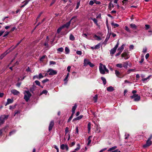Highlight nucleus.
Wrapping results in <instances>:
<instances>
[{
	"label": "nucleus",
	"instance_id": "nucleus-34",
	"mask_svg": "<svg viewBox=\"0 0 152 152\" xmlns=\"http://www.w3.org/2000/svg\"><path fill=\"white\" fill-rule=\"evenodd\" d=\"M91 137V136H90L88 137V142L87 143V145H89L91 142V140H90V138Z\"/></svg>",
	"mask_w": 152,
	"mask_h": 152
},
{
	"label": "nucleus",
	"instance_id": "nucleus-28",
	"mask_svg": "<svg viewBox=\"0 0 152 152\" xmlns=\"http://www.w3.org/2000/svg\"><path fill=\"white\" fill-rule=\"evenodd\" d=\"M69 39L70 40L72 41H73L75 40V38L72 34H71L69 36Z\"/></svg>",
	"mask_w": 152,
	"mask_h": 152
},
{
	"label": "nucleus",
	"instance_id": "nucleus-57",
	"mask_svg": "<svg viewBox=\"0 0 152 152\" xmlns=\"http://www.w3.org/2000/svg\"><path fill=\"white\" fill-rule=\"evenodd\" d=\"M125 29L126 31H127L128 32H129L130 31L129 30V28L127 26H126L125 27Z\"/></svg>",
	"mask_w": 152,
	"mask_h": 152
},
{
	"label": "nucleus",
	"instance_id": "nucleus-41",
	"mask_svg": "<svg viewBox=\"0 0 152 152\" xmlns=\"http://www.w3.org/2000/svg\"><path fill=\"white\" fill-rule=\"evenodd\" d=\"M80 0H79V1H78L77 4V6L76 7V9H77L79 6L80 4Z\"/></svg>",
	"mask_w": 152,
	"mask_h": 152
},
{
	"label": "nucleus",
	"instance_id": "nucleus-54",
	"mask_svg": "<svg viewBox=\"0 0 152 152\" xmlns=\"http://www.w3.org/2000/svg\"><path fill=\"white\" fill-rule=\"evenodd\" d=\"M56 64L55 62L52 61H51L50 62V65L52 64Z\"/></svg>",
	"mask_w": 152,
	"mask_h": 152
},
{
	"label": "nucleus",
	"instance_id": "nucleus-20",
	"mask_svg": "<svg viewBox=\"0 0 152 152\" xmlns=\"http://www.w3.org/2000/svg\"><path fill=\"white\" fill-rule=\"evenodd\" d=\"M77 106L76 104H75V105L73 107L72 109V114H73L75 112V110L76 109Z\"/></svg>",
	"mask_w": 152,
	"mask_h": 152
},
{
	"label": "nucleus",
	"instance_id": "nucleus-32",
	"mask_svg": "<svg viewBox=\"0 0 152 152\" xmlns=\"http://www.w3.org/2000/svg\"><path fill=\"white\" fill-rule=\"evenodd\" d=\"M80 148V145L79 144H77V147L75 149V150L77 151Z\"/></svg>",
	"mask_w": 152,
	"mask_h": 152
},
{
	"label": "nucleus",
	"instance_id": "nucleus-10",
	"mask_svg": "<svg viewBox=\"0 0 152 152\" xmlns=\"http://www.w3.org/2000/svg\"><path fill=\"white\" fill-rule=\"evenodd\" d=\"M54 124L53 121H51L50 123L48 129L49 131L52 130L53 126H54Z\"/></svg>",
	"mask_w": 152,
	"mask_h": 152
},
{
	"label": "nucleus",
	"instance_id": "nucleus-40",
	"mask_svg": "<svg viewBox=\"0 0 152 152\" xmlns=\"http://www.w3.org/2000/svg\"><path fill=\"white\" fill-rule=\"evenodd\" d=\"M39 77L38 79H40L44 77V76H43L42 74L41 73H40L39 75Z\"/></svg>",
	"mask_w": 152,
	"mask_h": 152
},
{
	"label": "nucleus",
	"instance_id": "nucleus-16",
	"mask_svg": "<svg viewBox=\"0 0 152 152\" xmlns=\"http://www.w3.org/2000/svg\"><path fill=\"white\" fill-rule=\"evenodd\" d=\"M89 61L88 59H85L84 60V66H86L89 64Z\"/></svg>",
	"mask_w": 152,
	"mask_h": 152
},
{
	"label": "nucleus",
	"instance_id": "nucleus-63",
	"mask_svg": "<svg viewBox=\"0 0 152 152\" xmlns=\"http://www.w3.org/2000/svg\"><path fill=\"white\" fill-rule=\"evenodd\" d=\"M109 7H111L112 6V7H114V6L113 4H112L111 2H110L109 4Z\"/></svg>",
	"mask_w": 152,
	"mask_h": 152
},
{
	"label": "nucleus",
	"instance_id": "nucleus-33",
	"mask_svg": "<svg viewBox=\"0 0 152 152\" xmlns=\"http://www.w3.org/2000/svg\"><path fill=\"white\" fill-rule=\"evenodd\" d=\"M130 26L132 28H134L136 29L137 28L136 26V25L135 24H134L132 23V24H130Z\"/></svg>",
	"mask_w": 152,
	"mask_h": 152
},
{
	"label": "nucleus",
	"instance_id": "nucleus-64",
	"mask_svg": "<svg viewBox=\"0 0 152 152\" xmlns=\"http://www.w3.org/2000/svg\"><path fill=\"white\" fill-rule=\"evenodd\" d=\"M71 67L70 66H68L67 68V70L68 72H70V69H71Z\"/></svg>",
	"mask_w": 152,
	"mask_h": 152
},
{
	"label": "nucleus",
	"instance_id": "nucleus-45",
	"mask_svg": "<svg viewBox=\"0 0 152 152\" xmlns=\"http://www.w3.org/2000/svg\"><path fill=\"white\" fill-rule=\"evenodd\" d=\"M30 0H26L25 1H23L22 2V3H23L24 2H25L24 4L26 5L27 4L28 2L30 1Z\"/></svg>",
	"mask_w": 152,
	"mask_h": 152
},
{
	"label": "nucleus",
	"instance_id": "nucleus-9",
	"mask_svg": "<svg viewBox=\"0 0 152 152\" xmlns=\"http://www.w3.org/2000/svg\"><path fill=\"white\" fill-rule=\"evenodd\" d=\"M152 144V142L150 140L148 139L146 143L145 144L143 145V147L144 148H145L147 146L151 145Z\"/></svg>",
	"mask_w": 152,
	"mask_h": 152
},
{
	"label": "nucleus",
	"instance_id": "nucleus-5",
	"mask_svg": "<svg viewBox=\"0 0 152 152\" xmlns=\"http://www.w3.org/2000/svg\"><path fill=\"white\" fill-rule=\"evenodd\" d=\"M130 97L132 99H134L135 101H139L140 99V96H138L137 94H134L133 95L130 96Z\"/></svg>",
	"mask_w": 152,
	"mask_h": 152
},
{
	"label": "nucleus",
	"instance_id": "nucleus-13",
	"mask_svg": "<svg viewBox=\"0 0 152 152\" xmlns=\"http://www.w3.org/2000/svg\"><path fill=\"white\" fill-rule=\"evenodd\" d=\"M115 73L116 76L118 77L121 78L122 77L120 72L117 70H115Z\"/></svg>",
	"mask_w": 152,
	"mask_h": 152
},
{
	"label": "nucleus",
	"instance_id": "nucleus-56",
	"mask_svg": "<svg viewBox=\"0 0 152 152\" xmlns=\"http://www.w3.org/2000/svg\"><path fill=\"white\" fill-rule=\"evenodd\" d=\"M88 65L91 67H93V66H94V65L93 64L91 63V62H89V64H88Z\"/></svg>",
	"mask_w": 152,
	"mask_h": 152
},
{
	"label": "nucleus",
	"instance_id": "nucleus-11",
	"mask_svg": "<svg viewBox=\"0 0 152 152\" xmlns=\"http://www.w3.org/2000/svg\"><path fill=\"white\" fill-rule=\"evenodd\" d=\"M60 148L62 150H64L65 149L67 151L68 150V147L67 145L64 144H62L60 146Z\"/></svg>",
	"mask_w": 152,
	"mask_h": 152
},
{
	"label": "nucleus",
	"instance_id": "nucleus-61",
	"mask_svg": "<svg viewBox=\"0 0 152 152\" xmlns=\"http://www.w3.org/2000/svg\"><path fill=\"white\" fill-rule=\"evenodd\" d=\"M147 48H144L143 49L142 52L145 53L147 52Z\"/></svg>",
	"mask_w": 152,
	"mask_h": 152
},
{
	"label": "nucleus",
	"instance_id": "nucleus-38",
	"mask_svg": "<svg viewBox=\"0 0 152 152\" xmlns=\"http://www.w3.org/2000/svg\"><path fill=\"white\" fill-rule=\"evenodd\" d=\"M100 48V44H99L96 45L94 47V48L95 49H98Z\"/></svg>",
	"mask_w": 152,
	"mask_h": 152
},
{
	"label": "nucleus",
	"instance_id": "nucleus-4",
	"mask_svg": "<svg viewBox=\"0 0 152 152\" xmlns=\"http://www.w3.org/2000/svg\"><path fill=\"white\" fill-rule=\"evenodd\" d=\"M119 44L118 41L117 42V44L112 49H111L110 51V54L112 56L116 52V50L118 47Z\"/></svg>",
	"mask_w": 152,
	"mask_h": 152
},
{
	"label": "nucleus",
	"instance_id": "nucleus-48",
	"mask_svg": "<svg viewBox=\"0 0 152 152\" xmlns=\"http://www.w3.org/2000/svg\"><path fill=\"white\" fill-rule=\"evenodd\" d=\"M76 53L79 55H81L82 54V52L81 51L78 50L76 51Z\"/></svg>",
	"mask_w": 152,
	"mask_h": 152
},
{
	"label": "nucleus",
	"instance_id": "nucleus-51",
	"mask_svg": "<svg viewBox=\"0 0 152 152\" xmlns=\"http://www.w3.org/2000/svg\"><path fill=\"white\" fill-rule=\"evenodd\" d=\"M15 131H12L10 133L9 135V136H11L12 134H14L15 133Z\"/></svg>",
	"mask_w": 152,
	"mask_h": 152
},
{
	"label": "nucleus",
	"instance_id": "nucleus-47",
	"mask_svg": "<svg viewBox=\"0 0 152 152\" xmlns=\"http://www.w3.org/2000/svg\"><path fill=\"white\" fill-rule=\"evenodd\" d=\"M92 20L95 23H97L98 21L97 19H96L95 18L92 19Z\"/></svg>",
	"mask_w": 152,
	"mask_h": 152
},
{
	"label": "nucleus",
	"instance_id": "nucleus-25",
	"mask_svg": "<svg viewBox=\"0 0 152 152\" xmlns=\"http://www.w3.org/2000/svg\"><path fill=\"white\" fill-rule=\"evenodd\" d=\"M97 98L98 96L97 94L95 95V96L93 97V99L94 100L95 102H97Z\"/></svg>",
	"mask_w": 152,
	"mask_h": 152
},
{
	"label": "nucleus",
	"instance_id": "nucleus-35",
	"mask_svg": "<svg viewBox=\"0 0 152 152\" xmlns=\"http://www.w3.org/2000/svg\"><path fill=\"white\" fill-rule=\"evenodd\" d=\"M63 50H64L63 48L62 47L59 48L57 49V50L58 51L61 52H62L63 51Z\"/></svg>",
	"mask_w": 152,
	"mask_h": 152
},
{
	"label": "nucleus",
	"instance_id": "nucleus-3",
	"mask_svg": "<svg viewBox=\"0 0 152 152\" xmlns=\"http://www.w3.org/2000/svg\"><path fill=\"white\" fill-rule=\"evenodd\" d=\"M8 116L5 115H3L0 116V126L3 124L5 119H7L8 118Z\"/></svg>",
	"mask_w": 152,
	"mask_h": 152
},
{
	"label": "nucleus",
	"instance_id": "nucleus-18",
	"mask_svg": "<svg viewBox=\"0 0 152 152\" xmlns=\"http://www.w3.org/2000/svg\"><path fill=\"white\" fill-rule=\"evenodd\" d=\"M125 45V44H123L120 48L118 49V50L122 52L124 49V47Z\"/></svg>",
	"mask_w": 152,
	"mask_h": 152
},
{
	"label": "nucleus",
	"instance_id": "nucleus-59",
	"mask_svg": "<svg viewBox=\"0 0 152 152\" xmlns=\"http://www.w3.org/2000/svg\"><path fill=\"white\" fill-rule=\"evenodd\" d=\"M129 134H125V139H126L128 138L129 137Z\"/></svg>",
	"mask_w": 152,
	"mask_h": 152
},
{
	"label": "nucleus",
	"instance_id": "nucleus-2",
	"mask_svg": "<svg viewBox=\"0 0 152 152\" xmlns=\"http://www.w3.org/2000/svg\"><path fill=\"white\" fill-rule=\"evenodd\" d=\"M24 94V99L26 102H28L31 96V94L28 91H25L23 92Z\"/></svg>",
	"mask_w": 152,
	"mask_h": 152
},
{
	"label": "nucleus",
	"instance_id": "nucleus-22",
	"mask_svg": "<svg viewBox=\"0 0 152 152\" xmlns=\"http://www.w3.org/2000/svg\"><path fill=\"white\" fill-rule=\"evenodd\" d=\"M83 117V116L82 115H80L79 116L77 117V118L74 119V120H79L81 119Z\"/></svg>",
	"mask_w": 152,
	"mask_h": 152
},
{
	"label": "nucleus",
	"instance_id": "nucleus-7",
	"mask_svg": "<svg viewBox=\"0 0 152 152\" xmlns=\"http://www.w3.org/2000/svg\"><path fill=\"white\" fill-rule=\"evenodd\" d=\"M76 18V17L75 16L73 17L68 22L66 23V24L64 25H63L62 26L63 27V28L65 27L67 28H68L70 25L71 20H72L73 19L75 18Z\"/></svg>",
	"mask_w": 152,
	"mask_h": 152
},
{
	"label": "nucleus",
	"instance_id": "nucleus-39",
	"mask_svg": "<svg viewBox=\"0 0 152 152\" xmlns=\"http://www.w3.org/2000/svg\"><path fill=\"white\" fill-rule=\"evenodd\" d=\"M111 25L112 26H115V27H118L119 25L117 23H111Z\"/></svg>",
	"mask_w": 152,
	"mask_h": 152
},
{
	"label": "nucleus",
	"instance_id": "nucleus-37",
	"mask_svg": "<svg viewBox=\"0 0 152 152\" xmlns=\"http://www.w3.org/2000/svg\"><path fill=\"white\" fill-rule=\"evenodd\" d=\"M69 73H68L65 77V79H64V81H66V82H67V79L69 77Z\"/></svg>",
	"mask_w": 152,
	"mask_h": 152
},
{
	"label": "nucleus",
	"instance_id": "nucleus-21",
	"mask_svg": "<svg viewBox=\"0 0 152 152\" xmlns=\"http://www.w3.org/2000/svg\"><path fill=\"white\" fill-rule=\"evenodd\" d=\"M151 76V75H150L148 76L147 77H146V78H143L142 79V80L143 82H145V81H146V80H149V79L150 77Z\"/></svg>",
	"mask_w": 152,
	"mask_h": 152
},
{
	"label": "nucleus",
	"instance_id": "nucleus-36",
	"mask_svg": "<svg viewBox=\"0 0 152 152\" xmlns=\"http://www.w3.org/2000/svg\"><path fill=\"white\" fill-rule=\"evenodd\" d=\"M116 66L117 67L121 68L122 67V64H116Z\"/></svg>",
	"mask_w": 152,
	"mask_h": 152
},
{
	"label": "nucleus",
	"instance_id": "nucleus-26",
	"mask_svg": "<svg viewBox=\"0 0 152 152\" xmlns=\"http://www.w3.org/2000/svg\"><path fill=\"white\" fill-rule=\"evenodd\" d=\"M88 132L89 133L90 131V129L91 128V124L90 122H89L88 124Z\"/></svg>",
	"mask_w": 152,
	"mask_h": 152
},
{
	"label": "nucleus",
	"instance_id": "nucleus-15",
	"mask_svg": "<svg viewBox=\"0 0 152 152\" xmlns=\"http://www.w3.org/2000/svg\"><path fill=\"white\" fill-rule=\"evenodd\" d=\"M13 99H10V98L7 99V102L5 106H6L7 105H8L12 103L13 102Z\"/></svg>",
	"mask_w": 152,
	"mask_h": 152
},
{
	"label": "nucleus",
	"instance_id": "nucleus-42",
	"mask_svg": "<svg viewBox=\"0 0 152 152\" xmlns=\"http://www.w3.org/2000/svg\"><path fill=\"white\" fill-rule=\"evenodd\" d=\"M94 3H95L96 4H101L100 1H96V0H93Z\"/></svg>",
	"mask_w": 152,
	"mask_h": 152
},
{
	"label": "nucleus",
	"instance_id": "nucleus-1",
	"mask_svg": "<svg viewBox=\"0 0 152 152\" xmlns=\"http://www.w3.org/2000/svg\"><path fill=\"white\" fill-rule=\"evenodd\" d=\"M99 70L100 73L102 74H104L105 73V72H106L107 73L109 72V70L106 68V66L101 63L100 64V66H99Z\"/></svg>",
	"mask_w": 152,
	"mask_h": 152
},
{
	"label": "nucleus",
	"instance_id": "nucleus-31",
	"mask_svg": "<svg viewBox=\"0 0 152 152\" xmlns=\"http://www.w3.org/2000/svg\"><path fill=\"white\" fill-rule=\"evenodd\" d=\"M63 28L62 26L59 28L57 29V32L58 33H59L61 31V30Z\"/></svg>",
	"mask_w": 152,
	"mask_h": 152
},
{
	"label": "nucleus",
	"instance_id": "nucleus-58",
	"mask_svg": "<svg viewBox=\"0 0 152 152\" xmlns=\"http://www.w3.org/2000/svg\"><path fill=\"white\" fill-rule=\"evenodd\" d=\"M110 35H111V33H110V32H109V33L108 32V34L107 36V38H108V39H109V38H110Z\"/></svg>",
	"mask_w": 152,
	"mask_h": 152
},
{
	"label": "nucleus",
	"instance_id": "nucleus-52",
	"mask_svg": "<svg viewBox=\"0 0 152 152\" xmlns=\"http://www.w3.org/2000/svg\"><path fill=\"white\" fill-rule=\"evenodd\" d=\"M73 115V114H72V115L68 119V122H69L71 121V119H72V118Z\"/></svg>",
	"mask_w": 152,
	"mask_h": 152
},
{
	"label": "nucleus",
	"instance_id": "nucleus-27",
	"mask_svg": "<svg viewBox=\"0 0 152 152\" xmlns=\"http://www.w3.org/2000/svg\"><path fill=\"white\" fill-rule=\"evenodd\" d=\"M102 80L103 81V83L104 85H105L106 83V81L105 78L103 77H101Z\"/></svg>",
	"mask_w": 152,
	"mask_h": 152
},
{
	"label": "nucleus",
	"instance_id": "nucleus-46",
	"mask_svg": "<svg viewBox=\"0 0 152 152\" xmlns=\"http://www.w3.org/2000/svg\"><path fill=\"white\" fill-rule=\"evenodd\" d=\"M94 0H91L90 1L89 4L90 5H92L94 4Z\"/></svg>",
	"mask_w": 152,
	"mask_h": 152
},
{
	"label": "nucleus",
	"instance_id": "nucleus-6",
	"mask_svg": "<svg viewBox=\"0 0 152 152\" xmlns=\"http://www.w3.org/2000/svg\"><path fill=\"white\" fill-rule=\"evenodd\" d=\"M47 72H49V74L50 75H56L57 73L56 71L54 70L51 69H49L47 71Z\"/></svg>",
	"mask_w": 152,
	"mask_h": 152
},
{
	"label": "nucleus",
	"instance_id": "nucleus-17",
	"mask_svg": "<svg viewBox=\"0 0 152 152\" xmlns=\"http://www.w3.org/2000/svg\"><path fill=\"white\" fill-rule=\"evenodd\" d=\"M128 53L127 52H124L121 54V56L122 57H125L124 58L125 59H127L128 58V57H126V56H127Z\"/></svg>",
	"mask_w": 152,
	"mask_h": 152
},
{
	"label": "nucleus",
	"instance_id": "nucleus-19",
	"mask_svg": "<svg viewBox=\"0 0 152 152\" xmlns=\"http://www.w3.org/2000/svg\"><path fill=\"white\" fill-rule=\"evenodd\" d=\"M107 90L108 91L111 92L114 90V89L112 86H110L107 88Z\"/></svg>",
	"mask_w": 152,
	"mask_h": 152
},
{
	"label": "nucleus",
	"instance_id": "nucleus-23",
	"mask_svg": "<svg viewBox=\"0 0 152 152\" xmlns=\"http://www.w3.org/2000/svg\"><path fill=\"white\" fill-rule=\"evenodd\" d=\"M65 54H68L70 52V50L67 47H66L65 48Z\"/></svg>",
	"mask_w": 152,
	"mask_h": 152
},
{
	"label": "nucleus",
	"instance_id": "nucleus-29",
	"mask_svg": "<svg viewBox=\"0 0 152 152\" xmlns=\"http://www.w3.org/2000/svg\"><path fill=\"white\" fill-rule=\"evenodd\" d=\"M94 38H96V40H101V38L100 37L97 36L96 35H94Z\"/></svg>",
	"mask_w": 152,
	"mask_h": 152
},
{
	"label": "nucleus",
	"instance_id": "nucleus-24",
	"mask_svg": "<svg viewBox=\"0 0 152 152\" xmlns=\"http://www.w3.org/2000/svg\"><path fill=\"white\" fill-rule=\"evenodd\" d=\"M117 148V147L116 146H113V147H112V148H110L109 149H108L107 150V151H112L114 150V149H116Z\"/></svg>",
	"mask_w": 152,
	"mask_h": 152
},
{
	"label": "nucleus",
	"instance_id": "nucleus-8",
	"mask_svg": "<svg viewBox=\"0 0 152 152\" xmlns=\"http://www.w3.org/2000/svg\"><path fill=\"white\" fill-rule=\"evenodd\" d=\"M96 128V129L95 130V133H99L101 132L100 130L101 128L97 124H96L95 126Z\"/></svg>",
	"mask_w": 152,
	"mask_h": 152
},
{
	"label": "nucleus",
	"instance_id": "nucleus-55",
	"mask_svg": "<svg viewBox=\"0 0 152 152\" xmlns=\"http://www.w3.org/2000/svg\"><path fill=\"white\" fill-rule=\"evenodd\" d=\"M150 25H145V28L147 30L150 28Z\"/></svg>",
	"mask_w": 152,
	"mask_h": 152
},
{
	"label": "nucleus",
	"instance_id": "nucleus-30",
	"mask_svg": "<svg viewBox=\"0 0 152 152\" xmlns=\"http://www.w3.org/2000/svg\"><path fill=\"white\" fill-rule=\"evenodd\" d=\"M35 83L37 85L41 87L42 88H43V87L42 86H41L40 85V83L39 81L38 80H36L35 81Z\"/></svg>",
	"mask_w": 152,
	"mask_h": 152
},
{
	"label": "nucleus",
	"instance_id": "nucleus-12",
	"mask_svg": "<svg viewBox=\"0 0 152 152\" xmlns=\"http://www.w3.org/2000/svg\"><path fill=\"white\" fill-rule=\"evenodd\" d=\"M11 93L15 95H17L20 94V92L15 89H12L11 91Z\"/></svg>",
	"mask_w": 152,
	"mask_h": 152
},
{
	"label": "nucleus",
	"instance_id": "nucleus-43",
	"mask_svg": "<svg viewBox=\"0 0 152 152\" xmlns=\"http://www.w3.org/2000/svg\"><path fill=\"white\" fill-rule=\"evenodd\" d=\"M49 80V79H46L45 80H44L42 81V82L43 83H45L46 82H47Z\"/></svg>",
	"mask_w": 152,
	"mask_h": 152
},
{
	"label": "nucleus",
	"instance_id": "nucleus-49",
	"mask_svg": "<svg viewBox=\"0 0 152 152\" xmlns=\"http://www.w3.org/2000/svg\"><path fill=\"white\" fill-rule=\"evenodd\" d=\"M46 56H43L42 57H41L40 59V61H43V60L44 59L45 57Z\"/></svg>",
	"mask_w": 152,
	"mask_h": 152
},
{
	"label": "nucleus",
	"instance_id": "nucleus-60",
	"mask_svg": "<svg viewBox=\"0 0 152 152\" xmlns=\"http://www.w3.org/2000/svg\"><path fill=\"white\" fill-rule=\"evenodd\" d=\"M5 55H5L4 53L1 55V56H0V59H2L4 57Z\"/></svg>",
	"mask_w": 152,
	"mask_h": 152
},
{
	"label": "nucleus",
	"instance_id": "nucleus-50",
	"mask_svg": "<svg viewBox=\"0 0 152 152\" xmlns=\"http://www.w3.org/2000/svg\"><path fill=\"white\" fill-rule=\"evenodd\" d=\"M69 128L68 127H66L65 130V132L66 134L68 132H69Z\"/></svg>",
	"mask_w": 152,
	"mask_h": 152
},
{
	"label": "nucleus",
	"instance_id": "nucleus-14",
	"mask_svg": "<svg viewBox=\"0 0 152 152\" xmlns=\"http://www.w3.org/2000/svg\"><path fill=\"white\" fill-rule=\"evenodd\" d=\"M8 127V126H6L4 127L2 129L0 130V136L1 135L3 131L5 132H6L7 131V128Z\"/></svg>",
	"mask_w": 152,
	"mask_h": 152
},
{
	"label": "nucleus",
	"instance_id": "nucleus-53",
	"mask_svg": "<svg viewBox=\"0 0 152 152\" xmlns=\"http://www.w3.org/2000/svg\"><path fill=\"white\" fill-rule=\"evenodd\" d=\"M129 48L130 50H133L134 49V46L133 45H131L129 46Z\"/></svg>",
	"mask_w": 152,
	"mask_h": 152
},
{
	"label": "nucleus",
	"instance_id": "nucleus-44",
	"mask_svg": "<svg viewBox=\"0 0 152 152\" xmlns=\"http://www.w3.org/2000/svg\"><path fill=\"white\" fill-rule=\"evenodd\" d=\"M48 93V91L47 90H43L42 91L41 93L40 94V95H42V94H46Z\"/></svg>",
	"mask_w": 152,
	"mask_h": 152
},
{
	"label": "nucleus",
	"instance_id": "nucleus-62",
	"mask_svg": "<svg viewBox=\"0 0 152 152\" xmlns=\"http://www.w3.org/2000/svg\"><path fill=\"white\" fill-rule=\"evenodd\" d=\"M38 77H39V76H38L37 75H34L33 76V79H34L36 78L38 79Z\"/></svg>",
	"mask_w": 152,
	"mask_h": 152
}]
</instances>
